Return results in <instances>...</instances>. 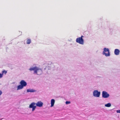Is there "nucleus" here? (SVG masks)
Masks as SVG:
<instances>
[{
	"label": "nucleus",
	"mask_w": 120,
	"mask_h": 120,
	"mask_svg": "<svg viewBox=\"0 0 120 120\" xmlns=\"http://www.w3.org/2000/svg\"><path fill=\"white\" fill-rule=\"evenodd\" d=\"M20 85L17 86V90H20L22 89L24 87L26 86L27 85V83L24 80H22L20 82Z\"/></svg>",
	"instance_id": "f257e3e1"
},
{
	"label": "nucleus",
	"mask_w": 120,
	"mask_h": 120,
	"mask_svg": "<svg viewBox=\"0 0 120 120\" xmlns=\"http://www.w3.org/2000/svg\"><path fill=\"white\" fill-rule=\"evenodd\" d=\"M103 54L105 55L106 56H109L110 55V53L109 49L108 48H104V51L103 52Z\"/></svg>",
	"instance_id": "f03ea898"
},
{
	"label": "nucleus",
	"mask_w": 120,
	"mask_h": 120,
	"mask_svg": "<svg viewBox=\"0 0 120 120\" xmlns=\"http://www.w3.org/2000/svg\"><path fill=\"white\" fill-rule=\"evenodd\" d=\"M77 42L79 43L80 44L83 45L84 43V41L82 38H77L76 40Z\"/></svg>",
	"instance_id": "7ed1b4c3"
},
{
	"label": "nucleus",
	"mask_w": 120,
	"mask_h": 120,
	"mask_svg": "<svg viewBox=\"0 0 120 120\" xmlns=\"http://www.w3.org/2000/svg\"><path fill=\"white\" fill-rule=\"evenodd\" d=\"M34 73L38 75H40L42 74V71L41 69L38 68L37 67L36 70L34 71Z\"/></svg>",
	"instance_id": "20e7f679"
},
{
	"label": "nucleus",
	"mask_w": 120,
	"mask_h": 120,
	"mask_svg": "<svg viewBox=\"0 0 120 120\" xmlns=\"http://www.w3.org/2000/svg\"><path fill=\"white\" fill-rule=\"evenodd\" d=\"M100 93V92L97 90H95L93 92V95L94 96L98 97H99Z\"/></svg>",
	"instance_id": "39448f33"
},
{
	"label": "nucleus",
	"mask_w": 120,
	"mask_h": 120,
	"mask_svg": "<svg viewBox=\"0 0 120 120\" xmlns=\"http://www.w3.org/2000/svg\"><path fill=\"white\" fill-rule=\"evenodd\" d=\"M36 103L34 102H32L31 103L29 107L30 108H32V111H34L36 107V106L35 105Z\"/></svg>",
	"instance_id": "423d86ee"
},
{
	"label": "nucleus",
	"mask_w": 120,
	"mask_h": 120,
	"mask_svg": "<svg viewBox=\"0 0 120 120\" xmlns=\"http://www.w3.org/2000/svg\"><path fill=\"white\" fill-rule=\"evenodd\" d=\"M109 95L107 92L105 91H103L102 93V97L104 98H106L109 97Z\"/></svg>",
	"instance_id": "0eeeda50"
},
{
	"label": "nucleus",
	"mask_w": 120,
	"mask_h": 120,
	"mask_svg": "<svg viewBox=\"0 0 120 120\" xmlns=\"http://www.w3.org/2000/svg\"><path fill=\"white\" fill-rule=\"evenodd\" d=\"M36 104L37 106L41 107L42 106L43 103L41 101H38Z\"/></svg>",
	"instance_id": "6e6552de"
},
{
	"label": "nucleus",
	"mask_w": 120,
	"mask_h": 120,
	"mask_svg": "<svg viewBox=\"0 0 120 120\" xmlns=\"http://www.w3.org/2000/svg\"><path fill=\"white\" fill-rule=\"evenodd\" d=\"M120 50L118 49H115L114 51V53L116 55H118L119 54Z\"/></svg>",
	"instance_id": "1a4fd4ad"
},
{
	"label": "nucleus",
	"mask_w": 120,
	"mask_h": 120,
	"mask_svg": "<svg viewBox=\"0 0 120 120\" xmlns=\"http://www.w3.org/2000/svg\"><path fill=\"white\" fill-rule=\"evenodd\" d=\"M55 102V100L54 99H52L51 100V107H52L54 106Z\"/></svg>",
	"instance_id": "9d476101"
},
{
	"label": "nucleus",
	"mask_w": 120,
	"mask_h": 120,
	"mask_svg": "<svg viewBox=\"0 0 120 120\" xmlns=\"http://www.w3.org/2000/svg\"><path fill=\"white\" fill-rule=\"evenodd\" d=\"M27 91L28 92H33L35 91L33 89H27Z\"/></svg>",
	"instance_id": "9b49d317"
},
{
	"label": "nucleus",
	"mask_w": 120,
	"mask_h": 120,
	"mask_svg": "<svg viewBox=\"0 0 120 120\" xmlns=\"http://www.w3.org/2000/svg\"><path fill=\"white\" fill-rule=\"evenodd\" d=\"M36 67H33V68H31L29 69V70L30 71L32 70H34V71L36 70Z\"/></svg>",
	"instance_id": "f8f14e48"
},
{
	"label": "nucleus",
	"mask_w": 120,
	"mask_h": 120,
	"mask_svg": "<svg viewBox=\"0 0 120 120\" xmlns=\"http://www.w3.org/2000/svg\"><path fill=\"white\" fill-rule=\"evenodd\" d=\"M105 106L106 107H109L111 106V104L110 103H109L105 105Z\"/></svg>",
	"instance_id": "ddd939ff"
},
{
	"label": "nucleus",
	"mask_w": 120,
	"mask_h": 120,
	"mask_svg": "<svg viewBox=\"0 0 120 120\" xmlns=\"http://www.w3.org/2000/svg\"><path fill=\"white\" fill-rule=\"evenodd\" d=\"M31 42V40L30 39H28L26 43L27 44H29Z\"/></svg>",
	"instance_id": "4468645a"
},
{
	"label": "nucleus",
	"mask_w": 120,
	"mask_h": 120,
	"mask_svg": "<svg viewBox=\"0 0 120 120\" xmlns=\"http://www.w3.org/2000/svg\"><path fill=\"white\" fill-rule=\"evenodd\" d=\"M7 73V71H5V70L3 71H2V73L3 74L4 73L5 74Z\"/></svg>",
	"instance_id": "2eb2a0df"
},
{
	"label": "nucleus",
	"mask_w": 120,
	"mask_h": 120,
	"mask_svg": "<svg viewBox=\"0 0 120 120\" xmlns=\"http://www.w3.org/2000/svg\"><path fill=\"white\" fill-rule=\"evenodd\" d=\"M70 103V101H66V104H69Z\"/></svg>",
	"instance_id": "dca6fc26"
},
{
	"label": "nucleus",
	"mask_w": 120,
	"mask_h": 120,
	"mask_svg": "<svg viewBox=\"0 0 120 120\" xmlns=\"http://www.w3.org/2000/svg\"><path fill=\"white\" fill-rule=\"evenodd\" d=\"M3 75L2 73V74L0 73V78H2V77Z\"/></svg>",
	"instance_id": "f3484780"
},
{
	"label": "nucleus",
	"mask_w": 120,
	"mask_h": 120,
	"mask_svg": "<svg viewBox=\"0 0 120 120\" xmlns=\"http://www.w3.org/2000/svg\"><path fill=\"white\" fill-rule=\"evenodd\" d=\"M117 113H120V110H117Z\"/></svg>",
	"instance_id": "a211bd4d"
},
{
	"label": "nucleus",
	"mask_w": 120,
	"mask_h": 120,
	"mask_svg": "<svg viewBox=\"0 0 120 120\" xmlns=\"http://www.w3.org/2000/svg\"><path fill=\"white\" fill-rule=\"evenodd\" d=\"M2 92L1 91H0V95L2 94Z\"/></svg>",
	"instance_id": "6ab92c4d"
},
{
	"label": "nucleus",
	"mask_w": 120,
	"mask_h": 120,
	"mask_svg": "<svg viewBox=\"0 0 120 120\" xmlns=\"http://www.w3.org/2000/svg\"><path fill=\"white\" fill-rule=\"evenodd\" d=\"M83 37V36L82 35L81 36V37H79V38H82Z\"/></svg>",
	"instance_id": "aec40b11"
}]
</instances>
